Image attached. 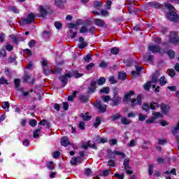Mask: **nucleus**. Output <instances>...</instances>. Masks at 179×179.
<instances>
[{"mask_svg": "<svg viewBox=\"0 0 179 179\" xmlns=\"http://www.w3.org/2000/svg\"><path fill=\"white\" fill-rule=\"evenodd\" d=\"M164 6L169 10V13L166 14V18L171 20V22H179V15L176 13V8L170 3H164Z\"/></svg>", "mask_w": 179, "mask_h": 179, "instance_id": "obj_1", "label": "nucleus"}, {"mask_svg": "<svg viewBox=\"0 0 179 179\" xmlns=\"http://www.w3.org/2000/svg\"><path fill=\"white\" fill-rule=\"evenodd\" d=\"M34 19H36V15L33 13H31L27 18L21 19V23L22 24H30V23L34 22Z\"/></svg>", "mask_w": 179, "mask_h": 179, "instance_id": "obj_2", "label": "nucleus"}, {"mask_svg": "<svg viewBox=\"0 0 179 179\" xmlns=\"http://www.w3.org/2000/svg\"><path fill=\"white\" fill-rule=\"evenodd\" d=\"M112 101V106L114 107H117L121 104V96L117 93V92H114V95L113 99H110Z\"/></svg>", "mask_w": 179, "mask_h": 179, "instance_id": "obj_3", "label": "nucleus"}, {"mask_svg": "<svg viewBox=\"0 0 179 179\" xmlns=\"http://www.w3.org/2000/svg\"><path fill=\"white\" fill-rule=\"evenodd\" d=\"M129 104L131 107H135V106H142V95L138 94L136 99H131Z\"/></svg>", "mask_w": 179, "mask_h": 179, "instance_id": "obj_4", "label": "nucleus"}, {"mask_svg": "<svg viewBox=\"0 0 179 179\" xmlns=\"http://www.w3.org/2000/svg\"><path fill=\"white\" fill-rule=\"evenodd\" d=\"M94 106L96 108H98L99 113H106V110H107V106L101 103L100 100H96Z\"/></svg>", "mask_w": 179, "mask_h": 179, "instance_id": "obj_5", "label": "nucleus"}, {"mask_svg": "<svg viewBox=\"0 0 179 179\" xmlns=\"http://www.w3.org/2000/svg\"><path fill=\"white\" fill-rule=\"evenodd\" d=\"M47 9H48L47 6H40L38 8L39 14H36V16L38 17H45L48 13Z\"/></svg>", "mask_w": 179, "mask_h": 179, "instance_id": "obj_6", "label": "nucleus"}, {"mask_svg": "<svg viewBox=\"0 0 179 179\" xmlns=\"http://www.w3.org/2000/svg\"><path fill=\"white\" fill-rule=\"evenodd\" d=\"M108 156L111 159H114V156H121L122 159H125V157H127L125 153L118 150L108 151Z\"/></svg>", "mask_w": 179, "mask_h": 179, "instance_id": "obj_7", "label": "nucleus"}, {"mask_svg": "<svg viewBox=\"0 0 179 179\" xmlns=\"http://www.w3.org/2000/svg\"><path fill=\"white\" fill-rule=\"evenodd\" d=\"M123 166L127 174L131 175L134 173L132 171H131V166H129V159L126 158L124 159Z\"/></svg>", "mask_w": 179, "mask_h": 179, "instance_id": "obj_8", "label": "nucleus"}, {"mask_svg": "<svg viewBox=\"0 0 179 179\" xmlns=\"http://www.w3.org/2000/svg\"><path fill=\"white\" fill-rule=\"evenodd\" d=\"M170 43H172L173 44H177L179 41V37L177 32H171L170 34V38H169Z\"/></svg>", "mask_w": 179, "mask_h": 179, "instance_id": "obj_9", "label": "nucleus"}, {"mask_svg": "<svg viewBox=\"0 0 179 179\" xmlns=\"http://www.w3.org/2000/svg\"><path fill=\"white\" fill-rule=\"evenodd\" d=\"M94 30H96L95 27H91L90 29H87V26H83L80 29V33H91L93 34V33H94Z\"/></svg>", "mask_w": 179, "mask_h": 179, "instance_id": "obj_10", "label": "nucleus"}, {"mask_svg": "<svg viewBox=\"0 0 179 179\" xmlns=\"http://www.w3.org/2000/svg\"><path fill=\"white\" fill-rule=\"evenodd\" d=\"M148 50L151 52L155 53V52H160V50H162V48H160L159 44H157V45L150 44L148 45Z\"/></svg>", "mask_w": 179, "mask_h": 179, "instance_id": "obj_11", "label": "nucleus"}, {"mask_svg": "<svg viewBox=\"0 0 179 179\" xmlns=\"http://www.w3.org/2000/svg\"><path fill=\"white\" fill-rule=\"evenodd\" d=\"M134 94H135V92L134 91H130L124 94V96L123 97V102L129 104V99H131V96H134Z\"/></svg>", "mask_w": 179, "mask_h": 179, "instance_id": "obj_12", "label": "nucleus"}, {"mask_svg": "<svg viewBox=\"0 0 179 179\" xmlns=\"http://www.w3.org/2000/svg\"><path fill=\"white\" fill-rule=\"evenodd\" d=\"M94 24L98 26V27H107V24H106L104 20L99 18H96L94 20Z\"/></svg>", "mask_w": 179, "mask_h": 179, "instance_id": "obj_13", "label": "nucleus"}, {"mask_svg": "<svg viewBox=\"0 0 179 179\" xmlns=\"http://www.w3.org/2000/svg\"><path fill=\"white\" fill-rule=\"evenodd\" d=\"M78 41H79V44H78V48H80V50H83V48H85V47L87 46V43H86V42H85V38L80 36L78 38Z\"/></svg>", "mask_w": 179, "mask_h": 179, "instance_id": "obj_14", "label": "nucleus"}, {"mask_svg": "<svg viewBox=\"0 0 179 179\" xmlns=\"http://www.w3.org/2000/svg\"><path fill=\"white\" fill-rule=\"evenodd\" d=\"M68 78H72V75L70 73H66V75L60 77V80L62 83L63 86H65V85L68 83Z\"/></svg>", "mask_w": 179, "mask_h": 179, "instance_id": "obj_15", "label": "nucleus"}, {"mask_svg": "<svg viewBox=\"0 0 179 179\" xmlns=\"http://www.w3.org/2000/svg\"><path fill=\"white\" fill-rule=\"evenodd\" d=\"M71 163L73 166H78V164H80V163H82V157H73L71 160Z\"/></svg>", "mask_w": 179, "mask_h": 179, "instance_id": "obj_16", "label": "nucleus"}, {"mask_svg": "<svg viewBox=\"0 0 179 179\" xmlns=\"http://www.w3.org/2000/svg\"><path fill=\"white\" fill-rule=\"evenodd\" d=\"M148 7L155 8V9H160L162 4L157 1H152L148 3Z\"/></svg>", "mask_w": 179, "mask_h": 179, "instance_id": "obj_17", "label": "nucleus"}, {"mask_svg": "<svg viewBox=\"0 0 179 179\" xmlns=\"http://www.w3.org/2000/svg\"><path fill=\"white\" fill-rule=\"evenodd\" d=\"M80 117H81L83 121H90L92 119V115H89V113H81Z\"/></svg>", "mask_w": 179, "mask_h": 179, "instance_id": "obj_18", "label": "nucleus"}, {"mask_svg": "<svg viewBox=\"0 0 179 179\" xmlns=\"http://www.w3.org/2000/svg\"><path fill=\"white\" fill-rule=\"evenodd\" d=\"M160 107L164 114H167V113H169V110H170V106L166 103L161 104Z\"/></svg>", "mask_w": 179, "mask_h": 179, "instance_id": "obj_19", "label": "nucleus"}, {"mask_svg": "<svg viewBox=\"0 0 179 179\" xmlns=\"http://www.w3.org/2000/svg\"><path fill=\"white\" fill-rule=\"evenodd\" d=\"M64 2H66V0H55V5L57 8L62 9L64 8Z\"/></svg>", "mask_w": 179, "mask_h": 179, "instance_id": "obj_20", "label": "nucleus"}, {"mask_svg": "<svg viewBox=\"0 0 179 179\" xmlns=\"http://www.w3.org/2000/svg\"><path fill=\"white\" fill-rule=\"evenodd\" d=\"M96 81L92 80L91 81V85L89 87V93H94V91L96 90Z\"/></svg>", "mask_w": 179, "mask_h": 179, "instance_id": "obj_21", "label": "nucleus"}, {"mask_svg": "<svg viewBox=\"0 0 179 179\" xmlns=\"http://www.w3.org/2000/svg\"><path fill=\"white\" fill-rule=\"evenodd\" d=\"M61 145L65 147L68 146V145H71V142H69L68 137H64L62 138Z\"/></svg>", "mask_w": 179, "mask_h": 179, "instance_id": "obj_22", "label": "nucleus"}, {"mask_svg": "<svg viewBox=\"0 0 179 179\" xmlns=\"http://www.w3.org/2000/svg\"><path fill=\"white\" fill-rule=\"evenodd\" d=\"M141 71H142V67L136 66V71H134L131 72V76L133 78H135V76H136V75H139V73H141Z\"/></svg>", "mask_w": 179, "mask_h": 179, "instance_id": "obj_23", "label": "nucleus"}, {"mask_svg": "<svg viewBox=\"0 0 179 179\" xmlns=\"http://www.w3.org/2000/svg\"><path fill=\"white\" fill-rule=\"evenodd\" d=\"M30 79H31V76L27 74L24 75L23 77V80L24 82H27L28 83H34V80H32L31 81H30Z\"/></svg>", "mask_w": 179, "mask_h": 179, "instance_id": "obj_24", "label": "nucleus"}, {"mask_svg": "<svg viewBox=\"0 0 179 179\" xmlns=\"http://www.w3.org/2000/svg\"><path fill=\"white\" fill-rule=\"evenodd\" d=\"M159 106L160 105H159V103L156 102H151L150 104V108L151 110H156L157 108H159Z\"/></svg>", "mask_w": 179, "mask_h": 179, "instance_id": "obj_25", "label": "nucleus"}, {"mask_svg": "<svg viewBox=\"0 0 179 179\" xmlns=\"http://www.w3.org/2000/svg\"><path fill=\"white\" fill-rule=\"evenodd\" d=\"M121 122L123 125H129L131 124V120H128V118L123 117L121 118Z\"/></svg>", "mask_w": 179, "mask_h": 179, "instance_id": "obj_26", "label": "nucleus"}, {"mask_svg": "<svg viewBox=\"0 0 179 179\" xmlns=\"http://www.w3.org/2000/svg\"><path fill=\"white\" fill-rule=\"evenodd\" d=\"M9 102L8 101H5V102H3L1 103V107L2 108H3V110H6V111L8 112L9 111Z\"/></svg>", "mask_w": 179, "mask_h": 179, "instance_id": "obj_27", "label": "nucleus"}, {"mask_svg": "<svg viewBox=\"0 0 179 179\" xmlns=\"http://www.w3.org/2000/svg\"><path fill=\"white\" fill-rule=\"evenodd\" d=\"M167 83V80H166V77L163 76L159 78V85L160 86H164Z\"/></svg>", "mask_w": 179, "mask_h": 179, "instance_id": "obj_28", "label": "nucleus"}, {"mask_svg": "<svg viewBox=\"0 0 179 179\" xmlns=\"http://www.w3.org/2000/svg\"><path fill=\"white\" fill-rule=\"evenodd\" d=\"M10 37L13 40V43H15V44H17V43H19V41H22L20 38H17L15 35H10Z\"/></svg>", "mask_w": 179, "mask_h": 179, "instance_id": "obj_29", "label": "nucleus"}, {"mask_svg": "<svg viewBox=\"0 0 179 179\" xmlns=\"http://www.w3.org/2000/svg\"><path fill=\"white\" fill-rule=\"evenodd\" d=\"M158 75H160L159 72H157L155 74L152 76V81L153 83H156L159 80Z\"/></svg>", "mask_w": 179, "mask_h": 179, "instance_id": "obj_30", "label": "nucleus"}, {"mask_svg": "<svg viewBox=\"0 0 179 179\" xmlns=\"http://www.w3.org/2000/svg\"><path fill=\"white\" fill-rule=\"evenodd\" d=\"M100 93H103L104 94H108L110 93V88L108 87H103L100 90Z\"/></svg>", "mask_w": 179, "mask_h": 179, "instance_id": "obj_31", "label": "nucleus"}, {"mask_svg": "<svg viewBox=\"0 0 179 179\" xmlns=\"http://www.w3.org/2000/svg\"><path fill=\"white\" fill-rule=\"evenodd\" d=\"M105 83H106V78H104V77H101L97 80V83H98L99 86H103V85H104Z\"/></svg>", "mask_w": 179, "mask_h": 179, "instance_id": "obj_32", "label": "nucleus"}, {"mask_svg": "<svg viewBox=\"0 0 179 179\" xmlns=\"http://www.w3.org/2000/svg\"><path fill=\"white\" fill-rule=\"evenodd\" d=\"M41 132V128L36 129L34 131V138H38L40 133Z\"/></svg>", "mask_w": 179, "mask_h": 179, "instance_id": "obj_33", "label": "nucleus"}, {"mask_svg": "<svg viewBox=\"0 0 179 179\" xmlns=\"http://www.w3.org/2000/svg\"><path fill=\"white\" fill-rule=\"evenodd\" d=\"M126 78H127V73L124 72L119 73L118 79H120L121 80H125Z\"/></svg>", "mask_w": 179, "mask_h": 179, "instance_id": "obj_34", "label": "nucleus"}, {"mask_svg": "<svg viewBox=\"0 0 179 179\" xmlns=\"http://www.w3.org/2000/svg\"><path fill=\"white\" fill-rule=\"evenodd\" d=\"M101 99L104 103H108L111 101V97L108 95L101 96Z\"/></svg>", "mask_w": 179, "mask_h": 179, "instance_id": "obj_35", "label": "nucleus"}, {"mask_svg": "<svg viewBox=\"0 0 179 179\" xmlns=\"http://www.w3.org/2000/svg\"><path fill=\"white\" fill-rule=\"evenodd\" d=\"M110 118L111 120H113V121H117V120H120V118H121V115H120L119 113H116L112 115Z\"/></svg>", "mask_w": 179, "mask_h": 179, "instance_id": "obj_36", "label": "nucleus"}, {"mask_svg": "<svg viewBox=\"0 0 179 179\" xmlns=\"http://www.w3.org/2000/svg\"><path fill=\"white\" fill-rule=\"evenodd\" d=\"M100 124H101V120L100 119V117H96V118L95 120V122L94 124V127L97 128V127H99V125H100Z\"/></svg>", "mask_w": 179, "mask_h": 179, "instance_id": "obj_37", "label": "nucleus"}, {"mask_svg": "<svg viewBox=\"0 0 179 179\" xmlns=\"http://www.w3.org/2000/svg\"><path fill=\"white\" fill-rule=\"evenodd\" d=\"M52 72V69L47 67L43 68V73H45V75H50V73H51Z\"/></svg>", "mask_w": 179, "mask_h": 179, "instance_id": "obj_38", "label": "nucleus"}, {"mask_svg": "<svg viewBox=\"0 0 179 179\" xmlns=\"http://www.w3.org/2000/svg\"><path fill=\"white\" fill-rule=\"evenodd\" d=\"M101 6H103V2L96 1L94 3V8H101Z\"/></svg>", "mask_w": 179, "mask_h": 179, "instance_id": "obj_39", "label": "nucleus"}, {"mask_svg": "<svg viewBox=\"0 0 179 179\" xmlns=\"http://www.w3.org/2000/svg\"><path fill=\"white\" fill-rule=\"evenodd\" d=\"M80 101L83 103H87V101H89V97L87 96H86V95H83L80 97Z\"/></svg>", "mask_w": 179, "mask_h": 179, "instance_id": "obj_40", "label": "nucleus"}, {"mask_svg": "<svg viewBox=\"0 0 179 179\" xmlns=\"http://www.w3.org/2000/svg\"><path fill=\"white\" fill-rule=\"evenodd\" d=\"M110 52L111 54H113V55H117V54H118L120 52V50L117 48H113L110 50Z\"/></svg>", "mask_w": 179, "mask_h": 179, "instance_id": "obj_41", "label": "nucleus"}, {"mask_svg": "<svg viewBox=\"0 0 179 179\" xmlns=\"http://www.w3.org/2000/svg\"><path fill=\"white\" fill-rule=\"evenodd\" d=\"M164 174H168V175L173 174V176H177L176 169H173L171 171H166L164 173Z\"/></svg>", "mask_w": 179, "mask_h": 179, "instance_id": "obj_42", "label": "nucleus"}, {"mask_svg": "<svg viewBox=\"0 0 179 179\" xmlns=\"http://www.w3.org/2000/svg\"><path fill=\"white\" fill-rule=\"evenodd\" d=\"M167 54L171 59H173L174 57H176V52H174L173 50H169Z\"/></svg>", "mask_w": 179, "mask_h": 179, "instance_id": "obj_43", "label": "nucleus"}, {"mask_svg": "<svg viewBox=\"0 0 179 179\" xmlns=\"http://www.w3.org/2000/svg\"><path fill=\"white\" fill-rule=\"evenodd\" d=\"M152 115L155 117V118H162L163 117V115L160 113L159 112H152Z\"/></svg>", "mask_w": 179, "mask_h": 179, "instance_id": "obj_44", "label": "nucleus"}, {"mask_svg": "<svg viewBox=\"0 0 179 179\" xmlns=\"http://www.w3.org/2000/svg\"><path fill=\"white\" fill-rule=\"evenodd\" d=\"M128 148H134V146H136V141L131 140L130 143L127 144Z\"/></svg>", "mask_w": 179, "mask_h": 179, "instance_id": "obj_45", "label": "nucleus"}, {"mask_svg": "<svg viewBox=\"0 0 179 179\" xmlns=\"http://www.w3.org/2000/svg\"><path fill=\"white\" fill-rule=\"evenodd\" d=\"M143 110H144L145 111H149L150 108V105H149L148 103H143V107H142Z\"/></svg>", "mask_w": 179, "mask_h": 179, "instance_id": "obj_46", "label": "nucleus"}, {"mask_svg": "<svg viewBox=\"0 0 179 179\" xmlns=\"http://www.w3.org/2000/svg\"><path fill=\"white\" fill-rule=\"evenodd\" d=\"M108 80L112 85L117 83V80L115 79V77H114V76L109 77Z\"/></svg>", "mask_w": 179, "mask_h": 179, "instance_id": "obj_47", "label": "nucleus"}, {"mask_svg": "<svg viewBox=\"0 0 179 179\" xmlns=\"http://www.w3.org/2000/svg\"><path fill=\"white\" fill-rule=\"evenodd\" d=\"M110 173H111V170L106 169L105 171H103L102 174L101 176H104L105 177H107V176H110Z\"/></svg>", "mask_w": 179, "mask_h": 179, "instance_id": "obj_48", "label": "nucleus"}, {"mask_svg": "<svg viewBox=\"0 0 179 179\" xmlns=\"http://www.w3.org/2000/svg\"><path fill=\"white\" fill-rule=\"evenodd\" d=\"M169 75L171 78H174V76H176V71H174V69H171L169 70Z\"/></svg>", "mask_w": 179, "mask_h": 179, "instance_id": "obj_49", "label": "nucleus"}, {"mask_svg": "<svg viewBox=\"0 0 179 179\" xmlns=\"http://www.w3.org/2000/svg\"><path fill=\"white\" fill-rule=\"evenodd\" d=\"M148 116L143 115L142 113H140L138 115V120L139 121H145L146 120Z\"/></svg>", "mask_w": 179, "mask_h": 179, "instance_id": "obj_50", "label": "nucleus"}, {"mask_svg": "<svg viewBox=\"0 0 179 179\" xmlns=\"http://www.w3.org/2000/svg\"><path fill=\"white\" fill-rule=\"evenodd\" d=\"M113 2L111 1L108 0L106 3V8L108 9V10H110L111 9V5Z\"/></svg>", "mask_w": 179, "mask_h": 179, "instance_id": "obj_51", "label": "nucleus"}, {"mask_svg": "<svg viewBox=\"0 0 179 179\" xmlns=\"http://www.w3.org/2000/svg\"><path fill=\"white\" fill-rule=\"evenodd\" d=\"M5 48L7 51H12L13 50V45L8 43L6 45Z\"/></svg>", "mask_w": 179, "mask_h": 179, "instance_id": "obj_52", "label": "nucleus"}, {"mask_svg": "<svg viewBox=\"0 0 179 179\" xmlns=\"http://www.w3.org/2000/svg\"><path fill=\"white\" fill-rule=\"evenodd\" d=\"M152 83L151 82H148L144 85V89L145 90H149L150 89V87L152 86Z\"/></svg>", "mask_w": 179, "mask_h": 179, "instance_id": "obj_53", "label": "nucleus"}, {"mask_svg": "<svg viewBox=\"0 0 179 179\" xmlns=\"http://www.w3.org/2000/svg\"><path fill=\"white\" fill-rule=\"evenodd\" d=\"M108 166H109L110 167H114V166H115V162L114 161V159H110L108 162Z\"/></svg>", "mask_w": 179, "mask_h": 179, "instance_id": "obj_54", "label": "nucleus"}, {"mask_svg": "<svg viewBox=\"0 0 179 179\" xmlns=\"http://www.w3.org/2000/svg\"><path fill=\"white\" fill-rule=\"evenodd\" d=\"M85 176H87V177H89L90 176H92V169H85Z\"/></svg>", "mask_w": 179, "mask_h": 179, "instance_id": "obj_55", "label": "nucleus"}, {"mask_svg": "<svg viewBox=\"0 0 179 179\" xmlns=\"http://www.w3.org/2000/svg\"><path fill=\"white\" fill-rule=\"evenodd\" d=\"M29 125L31 127H36V125H37V120H31L29 121Z\"/></svg>", "mask_w": 179, "mask_h": 179, "instance_id": "obj_56", "label": "nucleus"}, {"mask_svg": "<svg viewBox=\"0 0 179 179\" xmlns=\"http://www.w3.org/2000/svg\"><path fill=\"white\" fill-rule=\"evenodd\" d=\"M48 65V61L45 59H42V66L43 68H47V66Z\"/></svg>", "mask_w": 179, "mask_h": 179, "instance_id": "obj_57", "label": "nucleus"}, {"mask_svg": "<svg viewBox=\"0 0 179 179\" xmlns=\"http://www.w3.org/2000/svg\"><path fill=\"white\" fill-rule=\"evenodd\" d=\"M0 85H8V80L5 78L1 77L0 78Z\"/></svg>", "mask_w": 179, "mask_h": 179, "instance_id": "obj_58", "label": "nucleus"}, {"mask_svg": "<svg viewBox=\"0 0 179 179\" xmlns=\"http://www.w3.org/2000/svg\"><path fill=\"white\" fill-rule=\"evenodd\" d=\"M88 146L89 148H92V149H94L96 148V145L94 144V141H88Z\"/></svg>", "mask_w": 179, "mask_h": 179, "instance_id": "obj_59", "label": "nucleus"}, {"mask_svg": "<svg viewBox=\"0 0 179 179\" xmlns=\"http://www.w3.org/2000/svg\"><path fill=\"white\" fill-rule=\"evenodd\" d=\"M55 26L57 30H59L62 28V24L59 22H55Z\"/></svg>", "mask_w": 179, "mask_h": 179, "instance_id": "obj_60", "label": "nucleus"}, {"mask_svg": "<svg viewBox=\"0 0 179 179\" xmlns=\"http://www.w3.org/2000/svg\"><path fill=\"white\" fill-rule=\"evenodd\" d=\"M15 61H16V56H11L8 59V62H10V64H13V62H15Z\"/></svg>", "mask_w": 179, "mask_h": 179, "instance_id": "obj_61", "label": "nucleus"}, {"mask_svg": "<svg viewBox=\"0 0 179 179\" xmlns=\"http://www.w3.org/2000/svg\"><path fill=\"white\" fill-rule=\"evenodd\" d=\"M15 86L17 89L20 86V80L19 79H15L14 80Z\"/></svg>", "mask_w": 179, "mask_h": 179, "instance_id": "obj_62", "label": "nucleus"}, {"mask_svg": "<svg viewBox=\"0 0 179 179\" xmlns=\"http://www.w3.org/2000/svg\"><path fill=\"white\" fill-rule=\"evenodd\" d=\"M85 122H80L78 124V128H80V129H82V130L85 129Z\"/></svg>", "mask_w": 179, "mask_h": 179, "instance_id": "obj_63", "label": "nucleus"}, {"mask_svg": "<svg viewBox=\"0 0 179 179\" xmlns=\"http://www.w3.org/2000/svg\"><path fill=\"white\" fill-rule=\"evenodd\" d=\"M10 10H12L14 13H19V10L15 6L10 7Z\"/></svg>", "mask_w": 179, "mask_h": 179, "instance_id": "obj_64", "label": "nucleus"}]
</instances>
